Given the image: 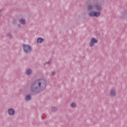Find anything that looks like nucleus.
I'll return each instance as SVG.
<instances>
[{"label":"nucleus","mask_w":127,"mask_h":127,"mask_svg":"<svg viewBox=\"0 0 127 127\" xmlns=\"http://www.w3.org/2000/svg\"><path fill=\"white\" fill-rule=\"evenodd\" d=\"M47 86V81L44 78H38L30 84V91L34 94H38L43 91Z\"/></svg>","instance_id":"f257e3e1"},{"label":"nucleus","mask_w":127,"mask_h":127,"mask_svg":"<svg viewBox=\"0 0 127 127\" xmlns=\"http://www.w3.org/2000/svg\"><path fill=\"white\" fill-rule=\"evenodd\" d=\"M22 48L24 53H26L27 54H29L32 52V48L29 45L23 44Z\"/></svg>","instance_id":"f03ea898"},{"label":"nucleus","mask_w":127,"mask_h":127,"mask_svg":"<svg viewBox=\"0 0 127 127\" xmlns=\"http://www.w3.org/2000/svg\"><path fill=\"white\" fill-rule=\"evenodd\" d=\"M100 15H101V12L99 11H96L91 10L89 13V16L90 17H99Z\"/></svg>","instance_id":"7ed1b4c3"},{"label":"nucleus","mask_w":127,"mask_h":127,"mask_svg":"<svg viewBox=\"0 0 127 127\" xmlns=\"http://www.w3.org/2000/svg\"><path fill=\"white\" fill-rule=\"evenodd\" d=\"M95 8L97 11H101V10H103V6H102L101 3L94 1V9Z\"/></svg>","instance_id":"20e7f679"},{"label":"nucleus","mask_w":127,"mask_h":127,"mask_svg":"<svg viewBox=\"0 0 127 127\" xmlns=\"http://www.w3.org/2000/svg\"><path fill=\"white\" fill-rule=\"evenodd\" d=\"M120 19L122 20H127V10L125 9L122 11L120 16Z\"/></svg>","instance_id":"39448f33"},{"label":"nucleus","mask_w":127,"mask_h":127,"mask_svg":"<svg viewBox=\"0 0 127 127\" xmlns=\"http://www.w3.org/2000/svg\"><path fill=\"white\" fill-rule=\"evenodd\" d=\"M97 43H98V40L96 39L95 38H92L89 43V46H90V47H93V46H95V44Z\"/></svg>","instance_id":"423d86ee"},{"label":"nucleus","mask_w":127,"mask_h":127,"mask_svg":"<svg viewBox=\"0 0 127 127\" xmlns=\"http://www.w3.org/2000/svg\"><path fill=\"white\" fill-rule=\"evenodd\" d=\"M95 9L94 7V1L87 4V10H92V9Z\"/></svg>","instance_id":"0eeeda50"},{"label":"nucleus","mask_w":127,"mask_h":127,"mask_svg":"<svg viewBox=\"0 0 127 127\" xmlns=\"http://www.w3.org/2000/svg\"><path fill=\"white\" fill-rule=\"evenodd\" d=\"M7 113L9 116H14L15 114V110L13 108H9L8 109Z\"/></svg>","instance_id":"6e6552de"},{"label":"nucleus","mask_w":127,"mask_h":127,"mask_svg":"<svg viewBox=\"0 0 127 127\" xmlns=\"http://www.w3.org/2000/svg\"><path fill=\"white\" fill-rule=\"evenodd\" d=\"M45 42V39L41 38V37H38L37 39V43H43V42Z\"/></svg>","instance_id":"1a4fd4ad"},{"label":"nucleus","mask_w":127,"mask_h":127,"mask_svg":"<svg viewBox=\"0 0 127 127\" xmlns=\"http://www.w3.org/2000/svg\"><path fill=\"white\" fill-rule=\"evenodd\" d=\"M19 22L21 24H22V25H24V24L26 23V21L23 18H20L19 19Z\"/></svg>","instance_id":"9d476101"},{"label":"nucleus","mask_w":127,"mask_h":127,"mask_svg":"<svg viewBox=\"0 0 127 127\" xmlns=\"http://www.w3.org/2000/svg\"><path fill=\"white\" fill-rule=\"evenodd\" d=\"M116 92L115 90H114V89L111 90L110 94L112 96V97H116Z\"/></svg>","instance_id":"9b49d317"},{"label":"nucleus","mask_w":127,"mask_h":127,"mask_svg":"<svg viewBox=\"0 0 127 127\" xmlns=\"http://www.w3.org/2000/svg\"><path fill=\"white\" fill-rule=\"evenodd\" d=\"M51 111L53 113H55L58 111V108L56 107H53L51 108Z\"/></svg>","instance_id":"f8f14e48"},{"label":"nucleus","mask_w":127,"mask_h":127,"mask_svg":"<svg viewBox=\"0 0 127 127\" xmlns=\"http://www.w3.org/2000/svg\"><path fill=\"white\" fill-rule=\"evenodd\" d=\"M25 100L26 101H30V100H31V95H30V94L26 95Z\"/></svg>","instance_id":"ddd939ff"},{"label":"nucleus","mask_w":127,"mask_h":127,"mask_svg":"<svg viewBox=\"0 0 127 127\" xmlns=\"http://www.w3.org/2000/svg\"><path fill=\"white\" fill-rule=\"evenodd\" d=\"M31 73H32V69L29 68L27 69L26 71V75H30V74H31Z\"/></svg>","instance_id":"4468645a"},{"label":"nucleus","mask_w":127,"mask_h":127,"mask_svg":"<svg viewBox=\"0 0 127 127\" xmlns=\"http://www.w3.org/2000/svg\"><path fill=\"white\" fill-rule=\"evenodd\" d=\"M70 106H71V108H75V107H76V103L73 102V103H72L71 104Z\"/></svg>","instance_id":"2eb2a0df"},{"label":"nucleus","mask_w":127,"mask_h":127,"mask_svg":"<svg viewBox=\"0 0 127 127\" xmlns=\"http://www.w3.org/2000/svg\"><path fill=\"white\" fill-rule=\"evenodd\" d=\"M8 38H9V39H11L12 38V35L11 34H8L7 35Z\"/></svg>","instance_id":"dca6fc26"},{"label":"nucleus","mask_w":127,"mask_h":127,"mask_svg":"<svg viewBox=\"0 0 127 127\" xmlns=\"http://www.w3.org/2000/svg\"><path fill=\"white\" fill-rule=\"evenodd\" d=\"M56 74V71H54L52 72V76H54Z\"/></svg>","instance_id":"f3484780"},{"label":"nucleus","mask_w":127,"mask_h":127,"mask_svg":"<svg viewBox=\"0 0 127 127\" xmlns=\"http://www.w3.org/2000/svg\"><path fill=\"white\" fill-rule=\"evenodd\" d=\"M50 63H51V61H49L48 62H46L45 65H46V64H50Z\"/></svg>","instance_id":"a211bd4d"},{"label":"nucleus","mask_w":127,"mask_h":127,"mask_svg":"<svg viewBox=\"0 0 127 127\" xmlns=\"http://www.w3.org/2000/svg\"><path fill=\"white\" fill-rule=\"evenodd\" d=\"M1 11H2V9L0 10V17H1Z\"/></svg>","instance_id":"6ab92c4d"},{"label":"nucleus","mask_w":127,"mask_h":127,"mask_svg":"<svg viewBox=\"0 0 127 127\" xmlns=\"http://www.w3.org/2000/svg\"><path fill=\"white\" fill-rule=\"evenodd\" d=\"M18 27H19V28H20V27H21V25H20V24H18Z\"/></svg>","instance_id":"aec40b11"},{"label":"nucleus","mask_w":127,"mask_h":127,"mask_svg":"<svg viewBox=\"0 0 127 127\" xmlns=\"http://www.w3.org/2000/svg\"><path fill=\"white\" fill-rule=\"evenodd\" d=\"M100 76H101V74H100Z\"/></svg>","instance_id":"412c9836"}]
</instances>
